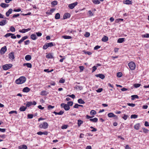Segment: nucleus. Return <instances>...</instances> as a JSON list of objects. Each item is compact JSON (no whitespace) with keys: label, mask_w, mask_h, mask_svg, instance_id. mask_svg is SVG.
<instances>
[{"label":"nucleus","mask_w":149,"mask_h":149,"mask_svg":"<svg viewBox=\"0 0 149 149\" xmlns=\"http://www.w3.org/2000/svg\"><path fill=\"white\" fill-rule=\"evenodd\" d=\"M26 79L25 77L22 76L16 79L15 81V82L17 84H21L24 83L26 81Z\"/></svg>","instance_id":"nucleus-1"},{"label":"nucleus","mask_w":149,"mask_h":149,"mask_svg":"<svg viewBox=\"0 0 149 149\" xmlns=\"http://www.w3.org/2000/svg\"><path fill=\"white\" fill-rule=\"evenodd\" d=\"M128 66L131 70H134L135 68L136 65L134 62L131 61L128 63Z\"/></svg>","instance_id":"nucleus-2"},{"label":"nucleus","mask_w":149,"mask_h":149,"mask_svg":"<svg viewBox=\"0 0 149 149\" xmlns=\"http://www.w3.org/2000/svg\"><path fill=\"white\" fill-rule=\"evenodd\" d=\"M48 123L46 122H44L42 123L39 125V127L40 128H43L44 129H46L48 127Z\"/></svg>","instance_id":"nucleus-3"},{"label":"nucleus","mask_w":149,"mask_h":149,"mask_svg":"<svg viewBox=\"0 0 149 149\" xmlns=\"http://www.w3.org/2000/svg\"><path fill=\"white\" fill-rule=\"evenodd\" d=\"M13 65L11 64H7L3 66V68L4 70H7L10 69Z\"/></svg>","instance_id":"nucleus-4"},{"label":"nucleus","mask_w":149,"mask_h":149,"mask_svg":"<svg viewBox=\"0 0 149 149\" xmlns=\"http://www.w3.org/2000/svg\"><path fill=\"white\" fill-rule=\"evenodd\" d=\"M27 103L26 104V107H29L31 106L32 105H35L36 104V102L35 101H33V102H27Z\"/></svg>","instance_id":"nucleus-5"},{"label":"nucleus","mask_w":149,"mask_h":149,"mask_svg":"<svg viewBox=\"0 0 149 149\" xmlns=\"http://www.w3.org/2000/svg\"><path fill=\"white\" fill-rule=\"evenodd\" d=\"M78 4L77 2H75L73 3L70 4L68 5V7L70 9H73L74 8V7L77 6Z\"/></svg>","instance_id":"nucleus-6"},{"label":"nucleus","mask_w":149,"mask_h":149,"mask_svg":"<svg viewBox=\"0 0 149 149\" xmlns=\"http://www.w3.org/2000/svg\"><path fill=\"white\" fill-rule=\"evenodd\" d=\"M7 50L6 47V46L2 47L0 51V52L1 54H3Z\"/></svg>","instance_id":"nucleus-7"},{"label":"nucleus","mask_w":149,"mask_h":149,"mask_svg":"<svg viewBox=\"0 0 149 149\" xmlns=\"http://www.w3.org/2000/svg\"><path fill=\"white\" fill-rule=\"evenodd\" d=\"M9 58L11 60H13L15 58L14 53L11 52L9 54Z\"/></svg>","instance_id":"nucleus-8"},{"label":"nucleus","mask_w":149,"mask_h":149,"mask_svg":"<svg viewBox=\"0 0 149 149\" xmlns=\"http://www.w3.org/2000/svg\"><path fill=\"white\" fill-rule=\"evenodd\" d=\"M37 134L39 135H42L44 134L45 135H47L48 134V132L47 131H45L44 132H42L41 131H39L37 133Z\"/></svg>","instance_id":"nucleus-9"},{"label":"nucleus","mask_w":149,"mask_h":149,"mask_svg":"<svg viewBox=\"0 0 149 149\" xmlns=\"http://www.w3.org/2000/svg\"><path fill=\"white\" fill-rule=\"evenodd\" d=\"M31 30V29L30 28H29L27 29H23L22 30H20L19 31V32L22 33H25L26 32H27Z\"/></svg>","instance_id":"nucleus-10"},{"label":"nucleus","mask_w":149,"mask_h":149,"mask_svg":"<svg viewBox=\"0 0 149 149\" xmlns=\"http://www.w3.org/2000/svg\"><path fill=\"white\" fill-rule=\"evenodd\" d=\"M108 116L110 118L115 117L117 119L118 118V117L114 115V114L112 113H109L108 114Z\"/></svg>","instance_id":"nucleus-11"},{"label":"nucleus","mask_w":149,"mask_h":149,"mask_svg":"<svg viewBox=\"0 0 149 149\" xmlns=\"http://www.w3.org/2000/svg\"><path fill=\"white\" fill-rule=\"evenodd\" d=\"M7 23V21L6 19L2 20L0 22V25L3 26L4 25Z\"/></svg>","instance_id":"nucleus-12"},{"label":"nucleus","mask_w":149,"mask_h":149,"mask_svg":"<svg viewBox=\"0 0 149 149\" xmlns=\"http://www.w3.org/2000/svg\"><path fill=\"white\" fill-rule=\"evenodd\" d=\"M70 14L69 13H66L64 15L63 18L64 19H66L70 17Z\"/></svg>","instance_id":"nucleus-13"},{"label":"nucleus","mask_w":149,"mask_h":149,"mask_svg":"<svg viewBox=\"0 0 149 149\" xmlns=\"http://www.w3.org/2000/svg\"><path fill=\"white\" fill-rule=\"evenodd\" d=\"M132 1H130L129 0H126L123 1V3L127 5H130L132 4Z\"/></svg>","instance_id":"nucleus-14"},{"label":"nucleus","mask_w":149,"mask_h":149,"mask_svg":"<svg viewBox=\"0 0 149 149\" xmlns=\"http://www.w3.org/2000/svg\"><path fill=\"white\" fill-rule=\"evenodd\" d=\"M95 76L97 77H99L102 79H103L105 77V76L102 74H96Z\"/></svg>","instance_id":"nucleus-15"},{"label":"nucleus","mask_w":149,"mask_h":149,"mask_svg":"<svg viewBox=\"0 0 149 149\" xmlns=\"http://www.w3.org/2000/svg\"><path fill=\"white\" fill-rule=\"evenodd\" d=\"M19 149H27V147L25 145H23L18 147Z\"/></svg>","instance_id":"nucleus-16"},{"label":"nucleus","mask_w":149,"mask_h":149,"mask_svg":"<svg viewBox=\"0 0 149 149\" xmlns=\"http://www.w3.org/2000/svg\"><path fill=\"white\" fill-rule=\"evenodd\" d=\"M63 108L66 111H68L70 109L69 106L67 104H65L64 106H63Z\"/></svg>","instance_id":"nucleus-17"},{"label":"nucleus","mask_w":149,"mask_h":149,"mask_svg":"<svg viewBox=\"0 0 149 149\" xmlns=\"http://www.w3.org/2000/svg\"><path fill=\"white\" fill-rule=\"evenodd\" d=\"M25 58L26 61H29L31 59V56L30 55H27L26 56Z\"/></svg>","instance_id":"nucleus-18"},{"label":"nucleus","mask_w":149,"mask_h":149,"mask_svg":"<svg viewBox=\"0 0 149 149\" xmlns=\"http://www.w3.org/2000/svg\"><path fill=\"white\" fill-rule=\"evenodd\" d=\"M30 90V89L28 87H26L24 88L23 89L22 91L24 92L27 93L29 92Z\"/></svg>","instance_id":"nucleus-19"},{"label":"nucleus","mask_w":149,"mask_h":149,"mask_svg":"<svg viewBox=\"0 0 149 149\" xmlns=\"http://www.w3.org/2000/svg\"><path fill=\"white\" fill-rule=\"evenodd\" d=\"M9 4H6L4 3H1L0 4V6L2 8H5L9 6Z\"/></svg>","instance_id":"nucleus-20"},{"label":"nucleus","mask_w":149,"mask_h":149,"mask_svg":"<svg viewBox=\"0 0 149 149\" xmlns=\"http://www.w3.org/2000/svg\"><path fill=\"white\" fill-rule=\"evenodd\" d=\"M26 108H27L26 107H25L24 106H22L21 107H20V108L19 109V110L20 111H24L26 110Z\"/></svg>","instance_id":"nucleus-21"},{"label":"nucleus","mask_w":149,"mask_h":149,"mask_svg":"<svg viewBox=\"0 0 149 149\" xmlns=\"http://www.w3.org/2000/svg\"><path fill=\"white\" fill-rule=\"evenodd\" d=\"M23 66H26L28 68H31L32 67V65L30 63H24L23 64Z\"/></svg>","instance_id":"nucleus-22"},{"label":"nucleus","mask_w":149,"mask_h":149,"mask_svg":"<svg viewBox=\"0 0 149 149\" xmlns=\"http://www.w3.org/2000/svg\"><path fill=\"white\" fill-rule=\"evenodd\" d=\"M74 88L76 90L79 89L80 90H81L83 89V87L80 86L76 85L74 87Z\"/></svg>","instance_id":"nucleus-23"},{"label":"nucleus","mask_w":149,"mask_h":149,"mask_svg":"<svg viewBox=\"0 0 149 149\" xmlns=\"http://www.w3.org/2000/svg\"><path fill=\"white\" fill-rule=\"evenodd\" d=\"M46 58H54L52 55L51 53H49L46 56Z\"/></svg>","instance_id":"nucleus-24"},{"label":"nucleus","mask_w":149,"mask_h":149,"mask_svg":"<svg viewBox=\"0 0 149 149\" xmlns=\"http://www.w3.org/2000/svg\"><path fill=\"white\" fill-rule=\"evenodd\" d=\"M90 121L96 123L98 121V119L96 118H91L89 119Z\"/></svg>","instance_id":"nucleus-25"},{"label":"nucleus","mask_w":149,"mask_h":149,"mask_svg":"<svg viewBox=\"0 0 149 149\" xmlns=\"http://www.w3.org/2000/svg\"><path fill=\"white\" fill-rule=\"evenodd\" d=\"M64 112V111H61L59 112H57L55 111H54L53 113L55 114V115H62Z\"/></svg>","instance_id":"nucleus-26"},{"label":"nucleus","mask_w":149,"mask_h":149,"mask_svg":"<svg viewBox=\"0 0 149 149\" xmlns=\"http://www.w3.org/2000/svg\"><path fill=\"white\" fill-rule=\"evenodd\" d=\"M124 38H119L117 40V42L119 43H122L124 41Z\"/></svg>","instance_id":"nucleus-27"},{"label":"nucleus","mask_w":149,"mask_h":149,"mask_svg":"<svg viewBox=\"0 0 149 149\" xmlns=\"http://www.w3.org/2000/svg\"><path fill=\"white\" fill-rule=\"evenodd\" d=\"M108 40V38L107 36H104V37L102 38V40L103 42H106Z\"/></svg>","instance_id":"nucleus-28"},{"label":"nucleus","mask_w":149,"mask_h":149,"mask_svg":"<svg viewBox=\"0 0 149 149\" xmlns=\"http://www.w3.org/2000/svg\"><path fill=\"white\" fill-rule=\"evenodd\" d=\"M83 121L81 120H78L77 121L78 126L80 127L81 125L83 123Z\"/></svg>","instance_id":"nucleus-29"},{"label":"nucleus","mask_w":149,"mask_h":149,"mask_svg":"<svg viewBox=\"0 0 149 149\" xmlns=\"http://www.w3.org/2000/svg\"><path fill=\"white\" fill-rule=\"evenodd\" d=\"M78 102L80 104H84L85 103V102L81 99H79Z\"/></svg>","instance_id":"nucleus-30"},{"label":"nucleus","mask_w":149,"mask_h":149,"mask_svg":"<svg viewBox=\"0 0 149 149\" xmlns=\"http://www.w3.org/2000/svg\"><path fill=\"white\" fill-rule=\"evenodd\" d=\"M140 126V124L139 123H137L134 126V128L136 130H138Z\"/></svg>","instance_id":"nucleus-31"},{"label":"nucleus","mask_w":149,"mask_h":149,"mask_svg":"<svg viewBox=\"0 0 149 149\" xmlns=\"http://www.w3.org/2000/svg\"><path fill=\"white\" fill-rule=\"evenodd\" d=\"M48 94V93L46 91H42L41 92V95H46Z\"/></svg>","instance_id":"nucleus-32"},{"label":"nucleus","mask_w":149,"mask_h":149,"mask_svg":"<svg viewBox=\"0 0 149 149\" xmlns=\"http://www.w3.org/2000/svg\"><path fill=\"white\" fill-rule=\"evenodd\" d=\"M31 38L33 40H35L36 39V36L35 34H32L31 36Z\"/></svg>","instance_id":"nucleus-33"},{"label":"nucleus","mask_w":149,"mask_h":149,"mask_svg":"<svg viewBox=\"0 0 149 149\" xmlns=\"http://www.w3.org/2000/svg\"><path fill=\"white\" fill-rule=\"evenodd\" d=\"M132 97V100H134L135 98H139L138 96L137 95H134L131 96Z\"/></svg>","instance_id":"nucleus-34"},{"label":"nucleus","mask_w":149,"mask_h":149,"mask_svg":"<svg viewBox=\"0 0 149 149\" xmlns=\"http://www.w3.org/2000/svg\"><path fill=\"white\" fill-rule=\"evenodd\" d=\"M62 37L65 39H70L72 38L71 36H63Z\"/></svg>","instance_id":"nucleus-35"},{"label":"nucleus","mask_w":149,"mask_h":149,"mask_svg":"<svg viewBox=\"0 0 149 149\" xmlns=\"http://www.w3.org/2000/svg\"><path fill=\"white\" fill-rule=\"evenodd\" d=\"M96 112L94 110H92L90 112V114L92 115H94L96 114Z\"/></svg>","instance_id":"nucleus-36"},{"label":"nucleus","mask_w":149,"mask_h":149,"mask_svg":"<svg viewBox=\"0 0 149 149\" xmlns=\"http://www.w3.org/2000/svg\"><path fill=\"white\" fill-rule=\"evenodd\" d=\"M60 18V15L59 13H57L56 14L55 16V18L56 19H58Z\"/></svg>","instance_id":"nucleus-37"},{"label":"nucleus","mask_w":149,"mask_h":149,"mask_svg":"<svg viewBox=\"0 0 149 149\" xmlns=\"http://www.w3.org/2000/svg\"><path fill=\"white\" fill-rule=\"evenodd\" d=\"M141 36L142 38H149V34L147 33L145 34L142 35Z\"/></svg>","instance_id":"nucleus-38"},{"label":"nucleus","mask_w":149,"mask_h":149,"mask_svg":"<svg viewBox=\"0 0 149 149\" xmlns=\"http://www.w3.org/2000/svg\"><path fill=\"white\" fill-rule=\"evenodd\" d=\"M137 117H138V115H136L135 114H132V115L131 116V118L136 119V118Z\"/></svg>","instance_id":"nucleus-39"},{"label":"nucleus","mask_w":149,"mask_h":149,"mask_svg":"<svg viewBox=\"0 0 149 149\" xmlns=\"http://www.w3.org/2000/svg\"><path fill=\"white\" fill-rule=\"evenodd\" d=\"M93 3L96 4H99L100 3V1L98 0H93Z\"/></svg>","instance_id":"nucleus-40"},{"label":"nucleus","mask_w":149,"mask_h":149,"mask_svg":"<svg viewBox=\"0 0 149 149\" xmlns=\"http://www.w3.org/2000/svg\"><path fill=\"white\" fill-rule=\"evenodd\" d=\"M10 30L12 32H14L15 31V28L13 26H11L10 28Z\"/></svg>","instance_id":"nucleus-41"},{"label":"nucleus","mask_w":149,"mask_h":149,"mask_svg":"<svg viewBox=\"0 0 149 149\" xmlns=\"http://www.w3.org/2000/svg\"><path fill=\"white\" fill-rule=\"evenodd\" d=\"M133 86L134 87L137 88L140 87L141 86V84H134Z\"/></svg>","instance_id":"nucleus-42"},{"label":"nucleus","mask_w":149,"mask_h":149,"mask_svg":"<svg viewBox=\"0 0 149 149\" xmlns=\"http://www.w3.org/2000/svg\"><path fill=\"white\" fill-rule=\"evenodd\" d=\"M14 34L11 33H7L6 34L5 36L4 37H7L11 36V35H14Z\"/></svg>","instance_id":"nucleus-43"},{"label":"nucleus","mask_w":149,"mask_h":149,"mask_svg":"<svg viewBox=\"0 0 149 149\" xmlns=\"http://www.w3.org/2000/svg\"><path fill=\"white\" fill-rule=\"evenodd\" d=\"M117 76L118 77H120L122 76V74L121 72H118L117 74Z\"/></svg>","instance_id":"nucleus-44"},{"label":"nucleus","mask_w":149,"mask_h":149,"mask_svg":"<svg viewBox=\"0 0 149 149\" xmlns=\"http://www.w3.org/2000/svg\"><path fill=\"white\" fill-rule=\"evenodd\" d=\"M51 4L52 5L55 6L57 4V2L56 1H52Z\"/></svg>","instance_id":"nucleus-45"},{"label":"nucleus","mask_w":149,"mask_h":149,"mask_svg":"<svg viewBox=\"0 0 149 149\" xmlns=\"http://www.w3.org/2000/svg\"><path fill=\"white\" fill-rule=\"evenodd\" d=\"M47 43H46L43 47V49H46L48 47V45H47Z\"/></svg>","instance_id":"nucleus-46"},{"label":"nucleus","mask_w":149,"mask_h":149,"mask_svg":"<svg viewBox=\"0 0 149 149\" xmlns=\"http://www.w3.org/2000/svg\"><path fill=\"white\" fill-rule=\"evenodd\" d=\"M127 104L130 106H131L132 107H134L135 105V104H134L133 103H127Z\"/></svg>","instance_id":"nucleus-47"},{"label":"nucleus","mask_w":149,"mask_h":149,"mask_svg":"<svg viewBox=\"0 0 149 149\" xmlns=\"http://www.w3.org/2000/svg\"><path fill=\"white\" fill-rule=\"evenodd\" d=\"M47 43L48 47H52L53 46V43L52 42H49Z\"/></svg>","instance_id":"nucleus-48"},{"label":"nucleus","mask_w":149,"mask_h":149,"mask_svg":"<svg viewBox=\"0 0 149 149\" xmlns=\"http://www.w3.org/2000/svg\"><path fill=\"white\" fill-rule=\"evenodd\" d=\"M9 113L10 114H12L13 113H15L17 114V112L16 111H12L9 112Z\"/></svg>","instance_id":"nucleus-49"},{"label":"nucleus","mask_w":149,"mask_h":149,"mask_svg":"<svg viewBox=\"0 0 149 149\" xmlns=\"http://www.w3.org/2000/svg\"><path fill=\"white\" fill-rule=\"evenodd\" d=\"M27 117L29 118H32L33 117V115L32 114H28L27 115Z\"/></svg>","instance_id":"nucleus-50"},{"label":"nucleus","mask_w":149,"mask_h":149,"mask_svg":"<svg viewBox=\"0 0 149 149\" xmlns=\"http://www.w3.org/2000/svg\"><path fill=\"white\" fill-rule=\"evenodd\" d=\"M80 69V72H82L83 70L84 69V67L83 66H80L79 67Z\"/></svg>","instance_id":"nucleus-51"},{"label":"nucleus","mask_w":149,"mask_h":149,"mask_svg":"<svg viewBox=\"0 0 149 149\" xmlns=\"http://www.w3.org/2000/svg\"><path fill=\"white\" fill-rule=\"evenodd\" d=\"M67 104H68L69 106H72L73 104V102L72 101H69L68 102Z\"/></svg>","instance_id":"nucleus-52"},{"label":"nucleus","mask_w":149,"mask_h":149,"mask_svg":"<svg viewBox=\"0 0 149 149\" xmlns=\"http://www.w3.org/2000/svg\"><path fill=\"white\" fill-rule=\"evenodd\" d=\"M54 107V106H52L51 105H49L48 106L47 108L49 110L51 109H52Z\"/></svg>","instance_id":"nucleus-53"},{"label":"nucleus","mask_w":149,"mask_h":149,"mask_svg":"<svg viewBox=\"0 0 149 149\" xmlns=\"http://www.w3.org/2000/svg\"><path fill=\"white\" fill-rule=\"evenodd\" d=\"M124 116L122 117V118L125 120H126L127 119V117H128V116L127 115H126L125 114H124Z\"/></svg>","instance_id":"nucleus-54"},{"label":"nucleus","mask_w":149,"mask_h":149,"mask_svg":"<svg viewBox=\"0 0 149 149\" xmlns=\"http://www.w3.org/2000/svg\"><path fill=\"white\" fill-rule=\"evenodd\" d=\"M97 66H94L92 68V72H93L94 71H95L97 69Z\"/></svg>","instance_id":"nucleus-55"},{"label":"nucleus","mask_w":149,"mask_h":149,"mask_svg":"<svg viewBox=\"0 0 149 149\" xmlns=\"http://www.w3.org/2000/svg\"><path fill=\"white\" fill-rule=\"evenodd\" d=\"M65 82V80L62 78H61L59 81V82L60 83H63Z\"/></svg>","instance_id":"nucleus-56"},{"label":"nucleus","mask_w":149,"mask_h":149,"mask_svg":"<svg viewBox=\"0 0 149 149\" xmlns=\"http://www.w3.org/2000/svg\"><path fill=\"white\" fill-rule=\"evenodd\" d=\"M68 96L71 97L72 99H74L75 98V96L74 94H72L71 95H68Z\"/></svg>","instance_id":"nucleus-57"},{"label":"nucleus","mask_w":149,"mask_h":149,"mask_svg":"<svg viewBox=\"0 0 149 149\" xmlns=\"http://www.w3.org/2000/svg\"><path fill=\"white\" fill-rule=\"evenodd\" d=\"M90 35V34L88 32H86L84 34V36L86 37H88Z\"/></svg>","instance_id":"nucleus-58"},{"label":"nucleus","mask_w":149,"mask_h":149,"mask_svg":"<svg viewBox=\"0 0 149 149\" xmlns=\"http://www.w3.org/2000/svg\"><path fill=\"white\" fill-rule=\"evenodd\" d=\"M88 13L89 14V16H93V13L92 12L91 10H89L88 11Z\"/></svg>","instance_id":"nucleus-59"},{"label":"nucleus","mask_w":149,"mask_h":149,"mask_svg":"<svg viewBox=\"0 0 149 149\" xmlns=\"http://www.w3.org/2000/svg\"><path fill=\"white\" fill-rule=\"evenodd\" d=\"M19 16V14H14L13 15V16L12 17V18H15V17H17Z\"/></svg>","instance_id":"nucleus-60"},{"label":"nucleus","mask_w":149,"mask_h":149,"mask_svg":"<svg viewBox=\"0 0 149 149\" xmlns=\"http://www.w3.org/2000/svg\"><path fill=\"white\" fill-rule=\"evenodd\" d=\"M67 127H68L67 125H63V126H62L61 128L62 129H66L67 128Z\"/></svg>","instance_id":"nucleus-61"},{"label":"nucleus","mask_w":149,"mask_h":149,"mask_svg":"<svg viewBox=\"0 0 149 149\" xmlns=\"http://www.w3.org/2000/svg\"><path fill=\"white\" fill-rule=\"evenodd\" d=\"M103 89L102 88H98L97 90H96V91L97 93H100L102 91Z\"/></svg>","instance_id":"nucleus-62"},{"label":"nucleus","mask_w":149,"mask_h":149,"mask_svg":"<svg viewBox=\"0 0 149 149\" xmlns=\"http://www.w3.org/2000/svg\"><path fill=\"white\" fill-rule=\"evenodd\" d=\"M36 34L37 35V36L38 37L41 36L42 35V33L40 32H36Z\"/></svg>","instance_id":"nucleus-63"},{"label":"nucleus","mask_w":149,"mask_h":149,"mask_svg":"<svg viewBox=\"0 0 149 149\" xmlns=\"http://www.w3.org/2000/svg\"><path fill=\"white\" fill-rule=\"evenodd\" d=\"M149 131V130L146 129V128H143V132L146 133H147Z\"/></svg>","instance_id":"nucleus-64"}]
</instances>
